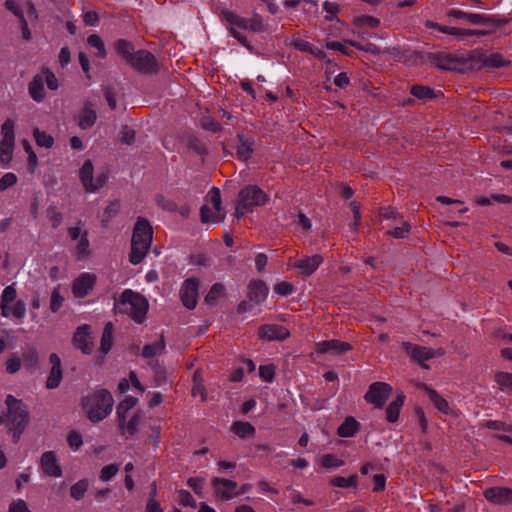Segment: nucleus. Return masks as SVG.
I'll return each mask as SVG.
<instances>
[{
    "mask_svg": "<svg viewBox=\"0 0 512 512\" xmlns=\"http://www.w3.org/2000/svg\"><path fill=\"white\" fill-rule=\"evenodd\" d=\"M265 29L266 25L260 15L255 14L252 18H248V30L253 32H263Z\"/></svg>",
    "mask_w": 512,
    "mask_h": 512,
    "instance_id": "obj_54",
    "label": "nucleus"
},
{
    "mask_svg": "<svg viewBox=\"0 0 512 512\" xmlns=\"http://www.w3.org/2000/svg\"><path fill=\"white\" fill-rule=\"evenodd\" d=\"M96 278L89 273H83L73 282L72 292L76 298H83L92 290Z\"/></svg>",
    "mask_w": 512,
    "mask_h": 512,
    "instance_id": "obj_17",
    "label": "nucleus"
},
{
    "mask_svg": "<svg viewBox=\"0 0 512 512\" xmlns=\"http://www.w3.org/2000/svg\"><path fill=\"white\" fill-rule=\"evenodd\" d=\"M89 486V482L87 479H81L73 484L70 488V496L79 501L84 497Z\"/></svg>",
    "mask_w": 512,
    "mask_h": 512,
    "instance_id": "obj_42",
    "label": "nucleus"
},
{
    "mask_svg": "<svg viewBox=\"0 0 512 512\" xmlns=\"http://www.w3.org/2000/svg\"><path fill=\"white\" fill-rule=\"evenodd\" d=\"M238 199L242 202V207L253 211L255 207L265 205L269 196L257 185H248L240 190Z\"/></svg>",
    "mask_w": 512,
    "mask_h": 512,
    "instance_id": "obj_7",
    "label": "nucleus"
},
{
    "mask_svg": "<svg viewBox=\"0 0 512 512\" xmlns=\"http://www.w3.org/2000/svg\"><path fill=\"white\" fill-rule=\"evenodd\" d=\"M93 173L94 168L92 162L90 160L85 161L80 169L79 176L81 183L87 192H95L102 188L108 179L106 173H100L94 180Z\"/></svg>",
    "mask_w": 512,
    "mask_h": 512,
    "instance_id": "obj_8",
    "label": "nucleus"
},
{
    "mask_svg": "<svg viewBox=\"0 0 512 512\" xmlns=\"http://www.w3.org/2000/svg\"><path fill=\"white\" fill-rule=\"evenodd\" d=\"M64 302V298L61 296L59 289L55 288L51 294L50 309L52 312H57Z\"/></svg>",
    "mask_w": 512,
    "mask_h": 512,
    "instance_id": "obj_63",
    "label": "nucleus"
},
{
    "mask_svg": "<svg viewBox=\"0 0 512 512\" xmlns=\"http://www.w3.org/2000/svg\"><path fill=\"white\" fill-rule=\"evenodd\" d=\"M49 362L51 364V369L46 380V388L55 389L60 385L63 378L61 360L56 353H51L49 356Z\"/></svg>",
    "mask_w": 512,
    "mask_h": 512,
    "instance_id": "obj_16",
    "label": "nucleus"
},
{
    "mask_svg": "<svg viewBox=\"0 0 512 512\" xmlns=\"http://www.w3.org/2000/svg\"><path fill=\"white\" fill-rule=\"evenodd\" d=\"M321 465L325 468H336L344 465V461L334 454H325L321 458Z\"/></svg>",
    "mask_w": 512,
    "mask_h": 512,
    "instance_id": "obj_51",
    "label": "nucleus"
},
{
    "mask_svg": "<svg viewBox=\"0 0 512 512\" xmlns=\"http://www.w3.org/2000/svg\"><path fill=\"white\" fill-rule=\"evenodd\" d=\"M352 350V345L338 339L324 340L316 344V352L320 354L330 353L342 355Z\"/></svg>",
    "mask_w": 512,
    "mask_h": 512,
    "instance_id": "obj_12",
    "label": "nucleus"
},
{
    "mask_svg": "<svg viewBox=\"0 0 512 512\" xmlns=\"http://www.w3.org/2000/svg\"><path fill=\"white\" fill-rule=\"evenodd\" d=\"M7 412L4 422L8 431L12 433L14 443H17L21 434L24 432L30 421V414L27 406L22 400L15 398L12 395H7L5 399Z\"/></svg>",
    "mask_w": 512,
    "mask_h": 512,
    "instance_id": "obj_1",
    "label": "nucleus"
},
{
    "mask_svg": "<svg viewBox=\"0 0 512 512\" xmlns=\"http://www.w3.org/2000/svg\"><path fill=\"white\" fill-rule=\"evenodd\" d=\"M34 139L36 143L45 148H51L54 143V139L51 135L47 134L44 131L39 130L36 128L33 132Z\"/></svg>",
    "mask_w": 512,
    "mask_h": 512,
    "instance_id": "obj_45",
    "label": "nucleus"
},
{
    "mask_svg": "<svg viewBox=\"0 0 512 512\" xmlns=\"http://www.w3.org/2000/svg\"><path fill=\"white\" fill-rule=\"evenodd\" d=\"M46 213L53 228H57L62 223L63 215L55 206H49Z\"/></svg>",
    "mask_w": 512,
    "mask_h": 512,
    "instance_id": "obj_53",
    "label": "nucleus"
},
{
    "mask_svg": "<svg viewBox=\"0 0 512 512\" xmlns=\"http://www.w3.org/2000/svg\"><path fill=\"white\" fill-rule=\"evenodd\" d=\"M268 288L261 280L251 281L248 285L247 297L254 305L262 303L267 296Z\"/></svg>",
    "mask_w": 512,
    "mask_h": 512,
    "instance_id": "obj_19",
    "label": "nucleus"
},
{
    "mask_svg": "<svg viewBox=\"0 0 512 512\" xmlns=\"http://www.w3.org/2000/svg\"><path fill=\"white\" fill-rule=\"evenodd\" d=\"M148 308V300L142 294L131 289L124 290L114 302L116 313L127 314L139 324L145 320Z\"/></svg>",
    "mask_w": 512,
    "mask_h": 512,
    "instance_id": "obj_2",
    "label": "nucleus"
},
{
    "mask_svg": "<svg viewBox=\"0 0 512 512\" xmlns=\"http://www.w3.org/2000/svg\"><path fill=\"white\" fill-rule=\"evenodd\" d=\"M418 388L426 391L430 401L440 412L445 414L449 413L450 407L448 402L436 390L424 383L418 384Z\"/></svg>",
    "mask_w": 512,
    "mask_h": 512,
    "instance_id": "obj_26",
    "label": "nucleus"
},
{
    "mask_svg": "<svg viewBox=\"0 0 512 512\" xmlns=\"http://www.w3.org/2000/svg\"><path fill=\"white\" fill-rule=\"evenodd\" d=\"M357 480H358L357 475H352L348 478H345L342 476H337L331 480L330 484L334 487L348 488V487L356 486Z\"/></svg>",
    "mask_w": 512,
    "mask_h": 512,
    "instance_id": "obj_48",
    "label": "nucleus"
},
{
    "mask_svg": "<svg viewBox=\"0 0 512 512\" xmlns=\"http://www.w3.org/2000/svg\"><path fill=\"white\" fill-rule=\"evenodd\" d=\"M201 126L211 132H219L222 129L221 124L209 116L202 117Z\"/></svg>",
    "mask_w": 512,
    "mask_h": 512,
    "instance_id": "obj_59",
    "label": "nucleus"
},
{
    "mask_svg": "<svg viewBox=\"0 0 512 512\" xmlns=\"http://www.w3.org/2000/svg\"><path fill=\"white\" fill-rule=\"evenodd\" d=\"M165 351L164 336L161 335L160 339L154 344H147L143 347L142 356L144 358H152L161 355Z\"/></svg>",
    "mask_w": 512,
    "mask_h": 512,
    "instance_id": "obj_33",
    "label": "nucleus"
},
{
    "mask_svg": "<svg viewBox=\"0 0 512 512\" xmlns=\"http://www.w3.org/2000/svg\"><path fill=\"white\" fill-rule=\"evenodd\" d=\"M30 97L36 102H42L45 99L46 93L44 89V76L36 74L28 85Z\"/></svg>",
    "mask_w": 512,
    "mask_h": 512,
    "instance_id": "obj_24",
    "label": "nucleus"
},
{
    "mask_svg": "<svg viewBox=\"0 0 512 512\" xmlns=\"http://www.w3.org/2000/svg\"><path fill=\"white\" fill-rule=\"evenodd\" d=\"M17 297V291L14 284L7 286L1 295V315L3 317H9V304L12 303Z\"/></svg>",
    "mask_w": 512,
    "mask_h": 512,
    "instance_id": "obj_29",
    "label": "nucleus"
},
{
    "mask_svg": "<svg viewBox=\"0 0 512 512\" xmlns=\"http://www.w3.org/2000/svg\"><path fill=\"white\" fill-rule=\"evenodd\" d=\"M120 206L121 205L118 200H114L109 203L102 215L101 224L103 227H108L110 220L119 213Z\"/></svg>",
    "mask_w": 512,
    "mask_h": 512,
    "instance_id": "obj_40",
    "label": "nucleus"
},
{
    "mask_svg": "<svg viewBox=\"0 0 512 512\" xmlns=\"http://www.w3.org/2000/svg\"><path fill=\"white\" fill-rule=\"evenodd\" d=\"M73 341L83 354H91L93 351V341L90 335V326L82 325L78 327L74 333Z\"/></svg>",
    "mask_w": 512,
    "mask_h": 512,
    "instance_id": "obj_15",
    "label": "nucleus"
},
{
    "mask_svg": "<svg viewBox=\"0 0 512 512\" xmlns=\"http://www.w3.org/2000/svg\"><path fill=\"white\" fill-rule=\"evenodd\" d=\"M8 512H30V510L24 500L18 499L9 505Z\"/></svg>",
    "mask_w": 512,
    "mask_h": 512,
    "instance_id": "obj_64",
    "label": "nucleus"
},
{
    "mask_svg": "<svg viewBox=\"0 0 512 512\" xmlns=\"http://www.w3.org/2000/svg\"><path fill=\"white\" fill-rule=\"evenodd\" d=\"M87 43L97 49L96 56L104 59L106 57V49L103 40L97 34H92L87 38Z\"/></svg>",
    "mask_w": 512,
    "mask_h": 512,
    "instance_id": "obj_43",
    "label": "nucleus"
},
{
    "mask_svg": "<svg viewBox=\"0 0 512 512\" xmlns=\"http://www.w3.org/2000/svg\"><path fill=\"white\" fill-rule=\"evenodd\" d=\"M6 372L8 374H15L21 368V359L17 355H13L5 362Z\"/></svg>",
    "mask_w": 512,
    "mask_h": 512,
    "instance_id": "obj_58",
    "label": "nucleus"
},
{
    "mask_svg": "<svg viewBox=\"0 0 512 512\" xmlns=\"http://www.w3.org/2000/svg\"><path fill=\"white\" fill-rule=\"evenodd\" d=\"M224 290L223 284L215 283L205 296V302L209 305H213L224 294Z\"/></svg>",
    "mask_w": 512,
    "mask_h": 512,
    "instance_id": "obj_46",
    "label": "nucleus"
},
{
    "mask_svg": "<svg viewBox=\"0 0 512 512\" xmlns=\"http://www.w3.org/2000/svg\"><path fill=\"white\" fill-rule=\"evenodd\" d=\"M155 200H156L157 205L164 210H167L169 212H174L177 209L176 203L170 199H167L163 195H157Z\"/></svg>",
    "mask_w": 512,
    "mask_h": 512,
    "instance_id": "obj_62",
    "label": "nucleus"
},
{
    "mask_svg": "<svg viewBox=\"0 0 512 512\" xmlns=\"http://www.w3.org/2000/svg\"><path fill=\"white\" fill-rule=\"evenodd\" d=\"M323 262V258L319 254L300 259L295 263V267L300 269L303 274L309 276L314 273L320 264Z\"/></svg>",
    "mask_w": 512,
    "mask_h": 512,
    "instance_id": "obj_25",
    "label": "nucleus"
},
{
    "mask_svg": "<svg viewBox=\"0 0 512 512\" xmlns=\"http://www.w3.org/2000/svg\"><path fill=\"white\" fill-rule=\"evenodd\" d=\"M208 197L210 199L211 204L213 205L215 211L219 214H225L222 211V201H221V193L219 188L212 187L211 190L208 193Z\"/></svg>",
    "mask_w": 512,
    "mask_h": 512,
    "instance_id": "obj_50",
    "label": "nucleus"
},
{
    "mask_svg": "<svg viewBox=\"0 0 512 512\" xmlns=\"http://www.w3.org/2000/svg\"><path fill=\"white\" fill-rule=\"evenodd\" d=\"M289 335V330L286 327L277 324H264L258 329V336L268 341H283L288 338Z\"/></svg>",
    "mask_w": 512,
    "mask_h": 512,
    "instance_id": "obj_13",
    "label": "nucleus"
},
{
    "mask_svg": "<svg viewBox=\"0 0 512 512\" xmlns=\"http://www.w3.org/2000/svg\"><path fill=\"white\" fill-rule=\"evenodd\" d=\"M14 121L11 119H7L2 127H1V134L3 139L1 141H15V134H14Z\"/></svg>",
    "mask_w": 512,
    "mask_h": 512,
    "instance_id": "obj_49",
    "label": "nucleus"
},
{
    "mask_svg": "<svg viewBox=\"0 0 512 512\" xmlns=\"http://www.w3.org/2000/svg\"><path fill=\"white\" fill-rule=\"evenodd\" d=\"M405 401V395L403 392H399L396 398L390 402L386 409V420L389 423H394L399 418L400 410L402 409Z\"/></svg>",
    "mask_w": 512,
    "mask_h": 512,
    "instance_id": "obj_27",
    "label": "nucleus"
},
{
    "mask_svg": "<svg viewBox=\"0 0 512 512\" xmlns=\"http://www.w3.org/2000/svg\"><path fill=\"white\" fill-rule=\"evenodd\" d=\"M40 466L45 475L51 477H60L62 469L57 462L56 454L53 451L44 452L40 459Z\"/></svg>",
    "mask_w": 512,
    "mask_h": 512,
    "instance_id": "obj_18",
    "label": "nucleus"
},
{
    "mask_svg": "<svg viewBox=\"0 0 512 512\" xmlns=\"http://www.w3.org/2000/svg\"><path fill=\"white\" fill-rule=\"evenodd\" d=\"M23 363L26 369L35 370L38 368L39 358L38 353L34 347H28L22 354Z\"/></svg>",
    "mask_w": 512,
    "mask_h": 512,
    "instance_id": "obj_36",
    "label": "nucleus"
},
{
    "mask_svg": "<svg viewBox=\"0 0 512 512\" xmlns=\"http://www.w3.org/2000/svg\"><path fill=\"white\" fill-rule=\"evenodd\" d=\"M410 93L422 101H428L437 97L436 92L431 87L425 85H412Z\"/></svg>",
    "mask_w": 512,
    "mask_h": 512,
    "instance_id": "obj_30",
    "label": "nucleus"
},
{
    "mask_svg": "<svg viewBox=\"0 0 512 512\" xmlns=\"http://www.w3.org/2000/svg\"><path fill=\"white\" fill-rule=\"evenodd\" d=\"M96 119L97 115L92 103L89 101L85 102L78 117L79 127L83 130L89 129L95 124Z\"/></svg>",
    "mask_w": 512,
    "mask_h": 512,
    "instance_id": "obj_22",
    "label": "nucleus"
},
{
    "mask_svg": "<svg viewBox=\"0 0 512 512\" xmlns=\"http://www.w3.org/2000/svg\"><path fill=\"white\" fill-rule=\"evenodd\" d=\"M17 183V176L8 172L0 178V191H5Z\"/></svg>",
    "mask_w": 512,
    "mask_h": 512,
    "instance_id": "obj_61",
    "label": "nucleus"
},
{
    "mask_svg": "<svg viewBox=\"0 0 512 512\" xmlns=\"http://www.w3.org/2000/svg\"><path fill=\"white\" fill-rule=\"evenodd\" d=\"M137 402V398L128 396L118 404L116 413L119 429H124V423L128 418V413L136 406Z\"/></svg>",
    "mask_w": 512,
    "mask_h": 512,
    "instance_id": "obj_23",
    "label": "nucleus"
},
{
    "mask_svg": "<svg viewBox=\"0 0 512 512\" xmlns=\"http://www.w3.org/2000/svg\"><path fill=\"white\" fill-rule=\"evenodd\" d=\"M89 245H90V243L88 240V233L85 231V232H83V234L80 238V241L76 247V252H77L78 257H83V256L88 255Z\"/></svg>",
    "mask_w": 512,
    "mask_h": 512,
    "instance_id": "obj_60",
    "label": "nucleus"
},
{
    "mask_svg": "<svg viewBox=\"0 0 512 512\" xmlns=\"http://www.w3.org/2000/svg\"><path fill=\"white\" fill-rule=\"evenodd\" d=\"M119 471L116 464L106 465L101 469L100 479L104 482L111 480Z\"/></svg>",
    "mask_w": 512,
    "mask_h": 512,
    "instance_id": "obj_56",
    "label": "nucleus"
},
{
    "mask_svg": "<svg viewBox=\"0 0 512 512\" xmlns=\"http://www.w3.org/2000/svg\"><path fill=\"white\" fill-rule=\"evenodd\" d=\"M221 16L229 24V27H233L235 30L236 28L248 30V18L241 17L230 10H223Z\"/></svg>",
    "mask_w": 512,
    "mask_h": 512,
    "instance_id": "obj_28",
    "label": "nucleus"
},
{
    "mask_svg": "<svg viewBox=\"0 0 512 512\" xmlns=\"http://www.w3.org/2000/svg\"><path fill=\"white\" fill-rule=\"evenodd\" d=\"M392 392V387L385 382L372 383L364 395V399L374 405L375 408L381 409L384 407L387 399Z\"/></svg>",
    "mask_w": 512,
    "mask_h": 512,
    "instance_id": "obj_9",
    "label": "nucleus"
},
{
    "mask_svg": "<svg viewBox=\"0 0 512 512\" xmlns=\"http://www.w3.org/2000/svg\"><path fill=\"white\" fill-rule=\"evenodd\" d=\"M14 149V142L12 141H1L0 142V161L7 164L12 159V153Z\"/></svg>",
    "mask_w": 512,
    "mask_h": 512,
    "instance_id": "obj_47",
    "label": "nucleus"
},
{
    "mask_svg": "<svg viewBox=\"0 0 512 512\" xmlns=\"http://www.w3.org/2000/svg\"><path fill=\"white\" fill-rule=\"evenodd\" d=\"M494 379L501 390H508L512 392V373L497 372Z\"/></svg>",
    "mask_w": 512,
    "mask_h": 512,
    "instance_id": "obj_44",
    "label": "nucleus"
},
{
    "mask_svg": "<svg viewBox=\"0 0 512 512\" xmlns=\"http://www.w3.org/2000/svg\"><path fill=\"white\" fill-rule=\"evenodd\" d=\"M231 431L240 438H246L255 434V428L249 422L236 421L232 424Z\"/></svg>",
    "mask_w": 512,
    "mask_h": 512,
    "instance_id": "obj_35",
    "label": "nucleus"
},
{
    "mask_svg": "<svg viewBox=\"0 0 512 512\" xmlns=\"http://www.w3.org/2000/svg\"><path fill=\"white\" fill-rule=\"evenodd\" d=\"M403 348L412 360L418 362L421 367L425 369L429 368V366L425 364V361L435 357H441L445 354V350L443 348L432 349L409 342H404Z\"/></svg>",
    "mask_w": 512,
    "mask_h": 512,
    "instance_id": "obj_6",
    "label": "nucleus"
},
{
    "mask_svg": "<svg viewBox=\"0 0 512 512\" xmlns=\"http://www.w3.org/2000/svg\"><path fill=\"white\" fill-rule=\"evenodd\" d=\"M115 50L117 54L127 62V64L136 52L134 51V45L125 39H119L115 42Z\"/></svg>",
    "mask_w": 512,
    "mask_h": 512,
    "instance_id": "obj_32",
    "label": "nucleus"
},
{
    "mask_svg": "<svg viewBox=\"0 0 512 512\" xmlns=\"http://www.w3.org/2000/svg\"><path fill=\"white\" fill-rule=\"evenodd\" d=\"M239 144L237 146V155L244 161H247L254 151L253 142L245 139L243 136L239 135Z\"/></svg>",
    "mask_w": 512,
    "mask_h": 512,
    "instance_id": "obj_37",
    "label": "nucleus"
},
{
    "mask_svg": "<svg viewBox=\"0 0 512 512\" xmlns=\"http://www.w3.org/2000/svg\"><path fill=\"white\" fill-rule=\"evenodd\" d=\"M128 64L142 74H155L159 71V63L155 56L144 49L137 50Z\"/></svg>",
    "mask_w": 512,
    "mask_h": 512,
    "instance_id": "obj_5",
    "label": "nucleus"
},
{
    "mask_svg": "<svg viewBox=\"0 0 512 512\" xmlns=\"http://www.w3.org/2000/svg\"><path fill=\"white\" fill-rule=\"evenodd\" d=\"M410 230V224L406 221H403L400 227H395L393 230L387 231V234L396 239H403L409 234Z\"/></svg>",
    "mask_w": 512,
    "mask_h": 512,
    "instance_id": "obj_52",
    "label": "nucleus"
},
{
    "mask_svg": "<svg viewBox=\"0 0 512 512\" xmlns=\"http://www.w3.org/2000/svg\"><path fill=\"white\" fill-rule=\"evenodd\" d=\"M468 21L474 25H492L495 27H501L507 24L508 20L500 18L497 15H484L478 13H470Z\"/></svg>",
    "mask_w": 512,
    "mask_h": 512,
    "instance_id": "obj_21",
    "label": "nucleus"
},
{
    "mask_svg": "<svg viewBox=\"0 0 512 512\" xmlns=\"http://www.w3.org/2000/svg\"><path fill=\"white\" fill-rule=\"evenodd\" d=\"M225 214L213 213L207 205H203L200 209V219L202 223H221L224 221Z\"/></svg>",
    "mask_w": 512,
    "mask_h": 512,
    "instance_id": "obj_39",
    "label": "nucleus"
},
{
    "mask_svg": "<svg viewBox=\"0 0 512 512\" xmlns=\"http://www.w3.org/2000/svg\"><path fill=\"white\" fill-rule=\"evenodd\" d=\"M428 61L443 70H456L463 63L457 56L444 52L430 53Z\"/></svg>",
    "mask_w": 512,
    "mask_h": 512,
    "instance_id": "obj_11",
    "label": "nucleus"
},
{
    "mask_svg": "<svg viewBox=\"0 0 512 512\" xmlns=\"http://www.w3.org/2000/svg\"><path fill=\"white\" fill-rule=\"evenodd\" d=\"M82 406L91 422L105 419L112 411L114 399L107 389H99L82 398Z\"/></svg>",
    "mask_w": 512,
    "mask_h": 512,
    "instance_id": "obj_3",
    "label": "nucleus"
},
{
    "mask_svg": "<svg viewBox=\"0 0 512 512\" xmlns=\"http://www.w3.org/2000/svg\"><path fill=\"white\" fill-rule=\"evenodd\" d=\"M484 497L495 505H511L512 489L506 487H491L484 491Z\"/></svg>",
    "mask_w": 512,
    "mask_h": 512,
    "instance_id": "obj_14",
    "label": "nucleus"
},
{
    "mask_svg": "<svg viewBox=\"0 0 512 512\" xmlns=\"http://www.w3.org/2000/svg\"><path fill=\"white\" fill-rule=\"evenodd\" d=\"M213 486L215 487L216 493L223 499H231L236 495L237 483L230 479L214 478Z\"/></svg>",
    "mask_w": 512,
    "mask_h": 512,
    "instance_id": "obj_20",
    "label": "nucleus"
},
{
    "mask_svg": "<svg viewBox=\"0 0 512 512\" xmlns=\"http://www.w3.org/2000/svg\"><path fill=\"white\" fill-rule=\"evenodd\" d=\"M142 418L143 412L141 410L135 411L133 415L125 421L124 429H120L121 434L127 433L129 436H133L138 431V426Z\"/></svg>",
    "mask_w": 512,
    "mask_h": 512,
    "instance_id": "obj_31",
    "label": "nucleus"
},
{
    "mask_svg": "<svg viewBox=\"0 0 512 512\" xmlns=\"http://www.w3.org/2000/svg\"><path fill=\"white\" fill-rule=\"evenodd\" d=\"M180 298L187 309L191 310L196 307L198 298V281L196 279L189 278L184 281L180 289Z\"/></svg>",
    "mask_w": 512,
    "mask_h": 512,
    "instance_id": "obj_10",
    "label": "nucleus"
},
{
    "mask_svg": "<svg viewBox=\"0 0 512 512\" xmlns=\"http://www.w3.org/2000/svg\"><path fill=\"white\" fill-rule=\"evenodd\" d=\"M510 61L503 58V56L499 53H493L491 55L485 56L483 59V65L485 67L490 68H501L508 66Z\"/></svg>",
    "mask_w": 512,
    "mask_h": 512,
    "instance_id": "obj_41",
    "label": "nucleus"
},
{
    "mask_svg": "<svg viewBox=\"0 0 512 512\" xmlns=\"http://www.w3.org/2000/svg\"><path fill=\"white\" fill-rule=\"evenodd\" d=\"M153 239V229L149 221L139 218L134 226L131 239L129 261L137 265L145 258Z\"/></svg>",
    "mask_w": 512,
    "mask_h": 512,
    "instance_id": "obj_4",
    "label": "nucleus"
},
{
    "mask_svg": "<svg viewBox=\"0 0 512 512\" xmlns=\"http://www.w3.org/2000/svg\"><path fill=\"white\" fill-rule=\"evenodd\" d=\"M276 367L273 364L261 365L259 367V375L262 380L272 382L275 376Z\"/></svg>",
    "mask_w": 512,
    "mask_h": 512,
    "instance_id": "obj_55",
    "label": "nucleus"
},
{
    "mask_svg": "<svg viewBox=\"0 0 512 512\" xmlns=\"http://www.w3.org/2000/svg\"><path fill=\"white\" fill-rule=\"evenodd\" d=\"M178 501H179V504L182 505V506H189V507H192V508H196V501L195 499L193 498V496L191 495V493L187 490H180L178 492Z\"/></svg>",
    "mask_w": 512,
    "mask_h": 512,
    "instance_id": "obj_57",
    "label": "nucleus"
},
{
    "mask_svg": "<svg viewBox=\"0 0 512 512\" xmlns=\"http://www.w3.org/2000/svg\"><path fill=\"white\" fill-rule=\"evenodd\" d=\"M113 324L111 322L106 323L100 343V349L103 354H107L112 347L113 340Z\"/></svg>",
    "mask_w": 512,
    "mask_h": 512,
    "instance_id": "obj_38",
    "label": "nucleus"
},
{
    "mask_svg": "<svg viewBox=\"0 0 512 512\" xmlns=\"http://www.w3.org/2000/svg\"><path fill=\"white\" fill-rule=\"evenodd\" d=\"M358 429L359 423L353 417H348L339 426L337 433L340 437H352Z\"/></svg>",
    "mask_w": 512,
    "mask_h": 512,
    "instance_id": "obj_34",
    "label": "nucleus"
}]
</instances>
